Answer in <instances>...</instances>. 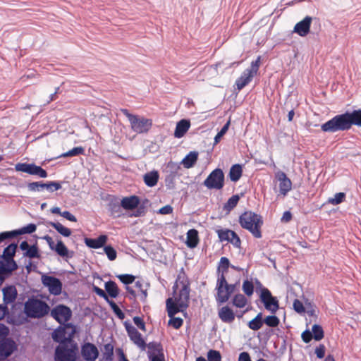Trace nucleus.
Returning a JSON list of instances; mask_svg holds the SVG:
<instances>
[{
	"instance_id": "f3484780",
	"label": "nucleus",
	"mask_w": 361,
	"mask_h": 361,
	"mask_svg": "<svg viewBox=\"0 0 361 361\" xmlns=\"http://www.w3.org/2000/svg\"><path fill=\"white\" fill-rule=\"evenodd\" d=\"M312 18L310 16H306L301 21L297 23L293 28V32L300 37L307 36L310 31Z\"/></svg>"
},
{
	"instance_id": "0eeeda50",
	"label": "nucleus",
	"mask_w": 361,
	"mask_h": 361,
	"mask_svg": "<svg viewBox=\"0 0 361 361\" xmlns=\"http://www.w3.org/2000/svg\"><path fill=\"white\" fill-rule=\"evenodd\" d=\"M235 288V284H228L227 283L226 276L217 277L216 286V302L219 304L227 302L231 295L234 292Z\"/></svg>"
},
{
	"instance_id": "9d476101",
	"label": "nucleus",
	"mask_w": 361,
	"mask_h": 361,
	"mask_svg": "<svg viewBox=\"0 0 361 361\" xmlns=\"http://www.w3.org/2000/svg\"><path fill=\"white\" fill-rule=\"evenodd\" d=\"M260 300L263 302L265 309L271 313H276L279 308L278 300L272 296L271 292L267 288L262 289Z\"/></svg>"
},
{
	"instance_id": "7ed1b4c3",
	"label": "nucleus",
	"mask_w": 361,
	"mask_h": 361,
	"mask_svg": "<svg viewBox=\"0 0 361 361\" xmlns=\"http://www.w3.org/2000/svg\"><path fill=\"white\" fill-rule=\"evenodd\" d=\"M78 354V344L65 338L55 349L54 361H77Z\"/></svg>"
},
{
	"instance_id": "f8f14e48",
	"label": "nucleus",
	"mask_w": 361,
	"mask_h": 361,
	"mask_svg": "<svg viewBox=\"0 0 361 361\" xmlns=\"http://www.w3.org/2000/svg\"><path fill=\"white\" fill-rule=\"evenodd\" d=\"M42 281L44 286L47 287L51 294L54 295H59L61 294L62 290V283L61 281L51 276H43L42 277Z\"/></svg>"
},
{
	"instance_id": "e2e57ef3",
	"label": "nucleus",
	"mask_w": 361,
	"mask_h": 361,
	"mask_svg": "<svg viewBox=\"0 0 361 361\" xmlns=\"http://www.w3.org/2000/svg\"><path fill=\"white\" fill-rule=\"evenodd\" d=\"M325 346L324 345H319L315 349V353L318 358H323L325 355Z\"/></svg>"
},
{
	"instance_id": "09e8293b",
	"label": "nucleus",
	"mask_w": 361,
	"mask_h": 361,
	"mask_svg": "<svg viewBox=\"0 0 361 361\" xmlns=\"http://www.w3.org/2000/svg\"><path fill=\"white\" fill-rule=\"evenodd\" d=\"M208 361H221V355L219 351L209 350L207 354Z\"/></svg>"
},
{
	"instance_id": "c756f323",
	"label": "nucleus",
	"mask_w": 361,
	"mask_h": 361,
	"mask_svg": "<svg viewBox=\"0 0 361 361\" xmlns=\"http://www.w3.org/2000/svg\"><path fill=\"white\" fill-rule=\"evenodd\" d=\"M198 153L196 152H190L182 160L181 164L185 169L192 167L197 161Z\"/></svg>"
},
{
	"instance_id": "c03bdc74",
	"label": "nucleus",
	"mask_w": 361,
	"mask_h": 361,
	"mask_svg": "<svg viewBox=\"0 0 361 361\" xmlns=\"http://www.w3.org/2000/svg\"><path fill=\"white\" fill-rule=\"evenodd\" d=\"M242 289L247 296L250 297L254 293V285L252 281L245 280L243 281Z\"/></svg>"
},
{
	"instance_id": "4be33fe9",
	"label": "nucleus",
	"mask_w": 361,
	"mask_h": 361,
	"mask_svg": "<svg viewBox=\"0 0 361 361\" xmlns=\"http://www.w3.org/2000/svg\"><path fill=\"white\" fill-rule=\"evenodd\" d=\"M140 198L136 195L123 197L121 201V207L126 210H133L140 204Z\"/></svg>"
},
{
	"instance_id": "7c9ffc66",
	"label": "nucleus",
	"mask_w": 361,
	"mask_h": 361,
	"mask_svg": "<svg viewBox=\"0 0 361 361\" xmlns=\"http://www.w3.org/2000/svg\"><path fill=\"white\" fill-rule=\"evenodd\" d=\"M104 288L108 295L113 298H116L119 294V289L117 284L113 281H109L105 283Z\"/></svg>"
},
{
	"instance_id": "aec40b11",
	"label": "nucleus",
	"mask_w": 361,
	"mask_h": 361,
	"mask_svg": "<svg viewBox=\"0 0 361 361\" xmlns=\"http://www.w3.org/2000/svg\"><path fill=\"white\" fill-rule=\"evenodd\" d=\"M3 300L5 305L15 302L18 296L17 289L14 286H6L2 289Z\"/></svg>"
},
{
	"instance_id": "79ce46f5",
	"label": "nucleus",
	"mask_w": 361,
	"mask_h": 361,
	"mask_svg": "<svg viewBox=\"0 0 361 361\" xmlns=\"http://www.w3.org/2000/svg\"><path fill=\"white\" fill-rule=\"evenodd\" d=\"M312 334L313 338L316 341H320L324 338V331H323L322 327L320 325L314 324L312 326Z\"/></svg>"
},
{
	"instance_id": "13d9d810",
	"label": "nucleus",
	"mask_w": 361,
	"mask_h": 361,
	"mask_svg": "<svg viewBox=\"0 0 361 361\" xmlns=\"http://www.w3.org/2000/svg\"><path fill=\"white\" fill-rule=\"evenodd\" d=\"M133 322L142 331H145L146 327H145V323L142 318L140 317H133Z\"/></svg>"
},
{
	"instance_id": "4d7b16f0",
	"label": "nucleus",
	"mask_w": 361,
	"mask_h": 361,
	"mask_svg": "<svg viewBox=\"0 0 361 361\" xmlns=\"http://www.w3.org/2000/svg\"><path fill=\"white\" fill-rule=\"evenodd\" d=\"M260 56H258V58L255 61H252L251 63L250 68H247L248 71H250L251 73H252L254 75H255L259 70V64H260Z\"/></svg>"
},
{
	"instance_id": "423d86ee",
	"label": "nucleus",
	"mask_w": 361,
	"mask_h": 361,
	"mask_svg": "<svg viewBox=\"0 0 361 361\" xmlns=\"http://www.w3.org/2000/svg\"><path fill=\"white\" fill-rule=\"evenodd\" d=\"M121 111L128 118L133 131L137 133H147L152 126V119L133 115L126 109H121Z\"/></svg>"
},
{
	"instance_id": "4468645a",
	"label": "nucleus",
	"mask_w": 361,
	"mask_h": 361,
	"mask_svg": "<svg viewBox=\"0 0 361 361\" xmlns=\"http://www.w3.org/2000/svg\"><path fill=\"white\" fill-rule=\"evenodd\" d=\"M219 239L221 242L227 241L232 243L235 247H240L241 241L235 232L230 229L216 230Z\"/></svg>"
},
{
	"instance_id": "5fc2aeb1",
	"label": "nucleus",
	"mask_w": 361,
	"mask_h": 361,
	"mask_svg": "<svg viewBox=\"0 0 361 361\" xmlns=\"http://www.w3.org/2000/svg\"><path fill=\"white\" fill-rule=\"evenodd\" d=\"M45 185L42 182H32L27 185V188L30 191H39L41 189L45 188Z\"/></svg>"
},
{
	"instance_id": "6e6552de",
	"label": "nucleus",
	"mask_w": 361,
	"mask_h": 361,
	"mask_svg": "<svg viewBox=\"0 0 361 361\" xmlns=\"http://www.w3.org/2000/svg\"><path fill=\"white\" fill-rule=\"evenodd\" d=\"M204 185L208 189L221 190L224 185V174L221 169L212 171L204 180Z\"/></svg>"
},
{
	"instance_id": "c9c22d12",
	"label": "nucleus",
	"mask_w": 361,
	"mask_h": 361,
	"mask_svg": "<svg viewBox=\"0 0 361 361\" xmlns=\"http://www.w3.org/2000/svg\"><path fill=\"white\" fill-rule=\"evenodd\" d=\"M262 314L259 313L253 319L248 322V327L253 330L257 331L263 326Z\"/></svg>"
},
{
	"instance_id": "052dcab7",
	"label": "nucleus",
	"mask_w": 361,
	"mask_h": 361,
	"mask_svg": "<svg viewBox=\"0 0 361 361\" xmlns=\"http://www.w3.org/2000/svg\"><path fill=\"white\" fill-rule=\"evenodd\" d=\"M9 333V329L4 324H0V340L3 341L6 339V337Z\"/></svg>"
},
{
	"instance_id": "393cba45",
	"label": "nucleus",
	"mask_w": 361,
	"mask_h": 361,
	"mask_svg": "<svg viewBox=\"0 0 361 361\" xmlns=\"http://www.w3.org/2000/svg\"><path fill=\"white\" fill-rule=\"evenodd\" d=\"M166 305L168 316L169 317H172L179 312H183L185 310L183 307H180L179 304L176 302L175 299L173 300L171 298H169L166 300Z\"/></svg>"
},
{
	"instance_id": "c85d7f7f",
	"label": "nucleus",
	"mask_w": 361,
	"mask_h": 361,
	"mask_svg": "<svg viewBox=\"0 0 361 361\" xmlns=\"http://www.w3.org/2000/svg\"><path fill=\"white\" fill-rule=\"evenodd\" d=\"M229 267V259L226 257H221L217 267V277L226 276Z\"/></svg>"
},
{
	"instance_id": "a19ab883",
	"label": "nucleus",
	"mask_w": 361,
	"mask_h": 361,
	"mask_svg": "<svg viewBox=\"0 0 361 361\" xmlns=\"http://www.w3.org/2000/svg\"><path fill=\"white\" fill-rule=\"evenodd\" d=\"M37 229V226L34 224H30L26 226L21 228L19 230L14 231L16 236L18 235L25 234V233H34Z\"/></svg>"
},
{
	"instance_id": "412c9836",
	"label": "nucleus",
	"mask_w": 361,
	"mask_h": 361,
	"mask_svg": "<svg viewBox=\"0 0 361 361\" xmlns=\"http://www.w3.org/2000/svg\"><path fill=\"white\" fill-rule=\"evenodd\" d=\"M218 315L224 323L231 324L235 320V314L233 310L227 305L219 310Z\"/></svg>"
},
{
	"instance_id": "8fccbe9b",
	"label": "nucleus",
	"mask_w": 361,
	"mask_h": 361,
	"mask_svg": "<svg viewBox=\"0 0 361 361\" xmlns=\"http://www.w3.org/2000/svg\"><path fill=\"white\" fill-rule=\"evenodd\" d=\"M104 250L110 261H114L116 259L117 252L112 246L106 245L104 247Z\"/></svg>"
},
{
	"instance_id": "f704fd0d",
	"label": "nucleus",
	"mask_w": 361,
	"mask_h": 361,
	"mask_svg": "<svg viewBox=\"0 0 361 361\" xmlns=\"http://www.w3.org/2000/svg\"><path fill=\"white\" fill-rule=\"evenodd\" d=\"M121 202L118 201L116 198L111 200L108 204V209L111 212V215L119 216L121 212Z\"/></svg>"
},
{
	"instance_id": "3c124183",
	"label": "nucleus",
	"mask_w": 361,
	"mask_h": 361,
	"mask_svg": "<svg viewBox=\"0 0 361 361\" xmlns=\"http://www.w3.org/2000/svg\"><path fill=\"white\" fill-rule=\"evenodd\" d=\"M169 325L172 326L174 329H178L183 324V320L180 317H170Z\"/></svg>"
},
{
	"instance_id": "72a5a7b5",
	"label": "nucleus",
	"mask_w": 361,
	"mask_h": 361,
	"mask_svg": "<svg viewBox=\"0 0 361 361\" xmlns=\"http://www.w3.org/2000/svg\"><path fill=\"white\" fill-rule=\"evenodd\" d=\"M240 197L238 195H233L224 204L223 209L226 211L227 214L229 213L232 209H233L237 206Z\"/></svg>"
},
{
	"instance_id": "4c0bfd02",
	"label": "nucleus",
	"mask_w": 361,
	"mask_h": 361,
	"mask_svg": "<svg viewBox=\"0 0 361 361\" xmlns=\"http://www.w3.org/2000/svg\"><path fill=\"white\" fill-rule=\"evenodd\" d=\"M232 302L235 307L243 308L247 305V300L244 295L239 293L233 297Z\"/></svg>"
},
{
	"instance_id": "49530a36",
	"label": "nucleus",
	"mask_w": 361,
	"mask_h": 361,
	"mask_svg": "<svg viewBox=\"0 0 361 361\" xmlns=\"http://www.w3.org/2000/svg\"><path fill=\"white\" fill-rule=\"evenodd\" d=\"M24 255L29 258H39V254L37 246L36 245L30 246L25 252Z\"/></svg>"
},
{
	"instance_id": "ea45409f",
	"label": "nucleus",
	"mask_w": 361,
	"mask_h": 361,
	"mask_svg": "<svg viewBox=\"0 0 361 361\" xmlns=\"http://www.w3.org/2000/svg\"><path fill=\"white\" fill-rule=\"evenodd\" d=\"M61 257H68V250L61 240H59L54 249Z\"/></svg>"
},
{
	"instance_id": "de8ad7c7",
	"label": "nucleus",
	"mask_w": 361,
	"mask_h": 361,
	"mask_svg": "<svg viewBox=\"0 0 361 361\" xmlns=\"http://www.w3.org/2000/svg\"><path fill=\"white\" fill-rule=\"evenodd\" d=\"M108 303L118 318L120 319H123L125 318V314L113 300H109Z\"/></svg>"
},
{
	"instance_id": "473e14b6",
	"label": "nucleus",
	"mask_w": 361,
	"mask_h": 361,
	"mask_svg": "<svg viewBox=\"0 0 361 361\" xmlns=\"http://www.w3.org/2000/svg\"><path fill=\"white\" fill-rule=\"evenodd\" d=\"M48 224L56 229L61 235L64 237H69L72 233L70 228L65 227L59 222L50 221L48 223Z\"/></svg>"
},
{
	"instance_id": "a878e982",
	"label": "nucleus",
	"mask_w": 361,
	"mask_h": 361,
	"mask_svg": "<svg viewBox=\"0 0 361 361\" xmlns=\"http://www.w3.org/2000/svg\"><path fill=\"white\" fill-rule=\"evenodd\" d=\"M190 127V122L189 120L182 119L177 123L174 132V136L177 138H180L185 135Z\"/></svg>"
},
{
	"instance_id": "603ef678",
	"label": "nucleus",
	"mask_w": 361,
	"mask_h": 361,
	"mask_svg": "<svg viewBox=\"0 0 361 361\" xmlns=\"http://www.w3.org/2000/svg\"><path fill=\"white\" fill-rule=\"evenodd\" d=\"M118 278L120 279V281L126 284L129 285L134 282L135 277L133 275L131 274H122L119 275Z\"/></svg>"
},
{
	"instance_id": "2eb2a0df",
	"label": "nucleus",
	"mask_w": 361,
	"mask_h": 361,
	"mask_svg": "<svg viewBox=\"0 0 361 361\" xmlns=\"http://www.w3.org/2000/svg\"><path fill=\"white\" fill-rule=\"evenodd\" d=\"M16 248L17 245L12 243L6 247L3 252V257L7 262L9 271H13L18 268L16 262L13 260V257L15 255Z\"/></svg>"
},
{
	"instance_id": "ddd939ff",
	"label": "nucleus",
	"mask_w": 361,
	"mask_h": 361,
	"mask_svg": "<svg viewBox=\"0 0 361 361\" xmlns=\"http://www.w3.org/2000/svg\"><path fill=\"white\" fill-rule=\"evenodd\" d=\"M124 326L130 339L133 342V343L142 350H145L146 348V343L142 338V334L136 328L127 322L124 323Z\"/></svg>"
},
{
	"instance_id": "e433bc0d",
	"label": "nucleus",
	"mask_w": 361,
	"mask_h": 361,
	"mask_svg": "<svg viewBox=\"0 0 361 361\" xmlns=\"http://www.w3.org/2000/svg\"><path fill=\"white\" fill-rule=\"evenodd\" d=\"M103 358L107 361H111L114 355V345L111 343L105 344L102 349Z\"/></svg>"
},
{
	"instance_id": "58836bf2",
	"label": "nucleus",
	"mask_w": 361,
	"mask_h": 361,
	"mask_svg": "<svg viewBox=\"0 0 361 361\" xmlns=\"http://www.w3.org/2000/svg\"><path fill=\"white\" fill-rule=\"evenodd\" d=\"M85 154V149L84 147L80 146L73 148L72 149L63 153L61 155H60V157H75L80 154Z\"/></svg>"
},
{
	"instance_id": "5701e85b",
	"label": "nucleus",
	"mask_w": 361,
	"mask_h": 361,
	"mask_svg": "<svg viewBox=\"0 0 361 361\" xmlns=\"http://www.w3.org/2000/svg\"><path fill=\"white\" fill-rule=\"evenodd\" d=\"M106 235H101L97 238H85V243L90 248L97 249L103 247L107 241Z\"/></svg>"
},
{
	"instance_id": "bb28decb",
	"label": "nucleus",
	"mask_w": 361,
	"mask_h": 361,
	"mask_svg": "<svg viewBox=\"0 0 361 361\" xmlns=\"http://www.w3.org/2000/svg\"><path fill=\"white\" fill-rule=\"evenodd\" d=\"M200 243L198 231L196 229H190L187 232L186 245L190 248H195Z\"/></svg>"
},
{
	"instance_id": "20e7f679",
	"label": "nucleus",
	"mask_w": 361,
	"mask_h": 361,
	"mask_svg": "<svg viewBox=\"0 0 361 361\" xmlns=\"http://www.w3.org/2000/svg\"><path fill=\"white\" fill-rule=\"evenodd\" d=\"M239 223L243 228L249 231L254 237H262L261 228L263 220L260 215L251 211L245 212L240 216Z\"/></svg>"
},
{
	"instance_id": "680f3d73",
	"label": "nucleus",
	"mask_w": 361,
	"mask_h": 361,
	"mask_svg": "<svg viewBox=\"0 0 361 361\" xmlns=\"http://www.w3.org/2000/svg\"><path fill=\"white\" fill-rule=\"evenodd\" d=\"M301 337L302 341L306 343H310L313 338L312 334L309 330H305L303 331L302 333Z\"/></svg>"
},
{
	"instance_id": "a211bd4d",
	"label": "nucleus",
	"mask_w": 361,
	"mask_h": 361,
	"mask_svg": "<svg viewBox=\"0 0 361 361\" xmlns=\"http://www.w3.org/2000/svg\"><path fill=\"white\" fill-rule=\"evenodd\" d=\"M276 178L279 182V188L280 194L286 196L292 188L291 180L287 177L286 174L282 171L276 174Z\"/></svg>"
},
{
	"instance_id": "dca6fc26",
	"label": "nucleus",
	"mask_w": 361,
	"mask_h": 361,
	"mask_svg": "<svg viewBox=\"0 0 361 361\" xmlns=\"http://www.w3.org/2000/svg\"><path fill=\"white\" fill-rule=\"evenodd\" d=\"M81 354L85 360L94 361L98 357L99 351L94 344L85 343L82 345Z\"/></svg>"
},
{
	"instance_id": "6ab92c4d",
	"label": "nucleus",
	"mask_w": 361,
	"mask_h": 361,
	"mask_svg": "<svg viewBox=\"0 0 361 361\" xmlns=\"http://www.w3.org/2000/svg\"><path fill=\"white\" fill-rule=\"evenodd\" d=\"M16 343L9 338L0 341V360L10 356L16 349Z\"/></svg>"
},
{
	"instance_id": "2f4dec72",
	"label": "nucleus",
	"mask_w": 361,
	"mask_h": 361,
	"mask_svg": "<svg viewBox=\"0 0 361 361\" xmlns=\"http://www.w3.org/2000/svg\"><path fill=\"white\" fill-rule=\"evenodd\" d=\"M242 173V166L240 164H234L230 169L229 178L231 181L236 182L240 178Z\"/></svg>"
},
{
	"instance_id": "37998d69",
	"label": "nucleus",
	"mask_w": 361,
	"mask_h": 361,
	"mask_svg": "<svg viewBox=\"0 0 361 361\" xmlns=\"http://www.w3.org/2000/svg\"><path fill=\"white\" fill-rule=\"evenodd\" d=\"M345 199V194L344 192H338L335 194L334 197L328 200V203L332 205H337L344 202Z\"/></svg>"
},
{
	"instance_id": "864d4df0",
	"label": "nucleus",
	"mask_w": 361,
	"mask_h": 361,
	"mask_svg": "<svg viewBox=\"0 0 361 361\" xmlns=\"http://www.w3.org/2000/svg\"><path fill=\"white\" fill-rule=\"evenodd\" d=\"M230 126V121H228L221 129V130L216 134L214 137L215 143H218L221 138L226 133Z\"/></svg>"
},
{
	"instance_id": "774afa93",
	"label": "nucleus",
	"mask_w": 361,
	"mask_h": 361,
	"mask_svg": "<svg viewBox=\"0 0 361 361\" xmlns=\"http://www.w3.org/2000/svg\"><path fill=\"white\" fill-rule=\"evenodd\" d=\"M61 216L64 217L67 220L72 221V222H76L77 219L76 217L71 214L68 211H64L61 213Z\"/></svg>"
},
{
	"instance_id": "bf43d9fd",
	"label": "nucleus",
	"mask_w": 361,
	"mask_h": 361,
	"mask_svg": "<svg viewBox=\"0 0 361 361\" xmlns=\"http://www.w3.org/2000/svg\"><path fill=\"white\" fill-rule=\"evenodd\" d=\"M44 185H45V188L49 190L50 191L58 190L61 188V185L59 183L54 181L49 182L48 183H44Z\"/></svg>"
},
{
	"instance_id": "a18cd8bd",
	"label": "nucleus",
	"mask_w": 361,
	"mask_h": 361,
	"mask_svg": "<svg viewBox=\"0 0 361 361\" xmlns=\"http://www.w3.org/2000/svg\"><path fill=\"white\" fill-rule=\"evenodd\" d=\"M269 327H276L279 323V319L275 315L267 316L263 321Z\"/></svg>"
},
{
	"instance_id": "cd10ccee",
	"label": "nucleus",
	"mask_w": 361,
	"mask_h": 361,
	"mask_svg": "<svg viewBox=\"0 0 361 361\" xmlns=\"http://www.w3.org/2000/svg\"><path fill=\"white\" fill-rule=\"evenodd\" d=\"M159 175L158 171H152L147 173L143 176V180L146 185L148 187L155 186L159 180Z\"/></svg>"
},
{
	"instance_id": "f257e3e1",
	"label": "nucleus",
	"mask_w": 361,
	"mask_h": 361,
	"mask_svg": "<svg viewBox=\"0 0 361 361\" xmlns=\"http://www.w3.org/2000/svg\"><path fill=\"white\" fill-rule=\"evenodd\" d=\"M353 125L361 127V109L335 116L323 123L321 130L328 133L345 131L350 130Z\"/></svg>"
},
{
	"instance_id": "f03ea898",
	"label": "nucleus",
	"mask_w": 361,
	"mask_h": 361,
	"mask_svg": "<svg viewBox=\"0 0 361 361\" xmlns=\"http://www.w3.org/2000/svg\"><path fill=\"white\" fill-rule=\"evenodd\" d=\"M190 291V281L183 269H181L173 286L175 300L180 307L187 309L188 307Z\"/></svg>"
},
{
	"instance_id": "39448f33",
	"label": "nucleus",
	"mask_w": 361,
	"mask_h": 361,
	"mask_svg": "<svg viewBox=\"0 0 361 361\" xmlns=\"http://www.w3.org/2000/svg\"><path fill=\"white\" fill-rule=\"evenodd\" d=\"M49 306L37 298H29L25 303L24 312L28 317L42 318L49 312Z\"/></svg>"
},
{
	"instance_id": "6e6d98bb",
	"label": "nucleus",
	"mask_w": 361,
	"mask_h": 361,
	"mask_svg": "<svg viewBox=\"0 0 361 361\" xmlns=\"http://www.w3.org/2000/svg\"><path fill=\"white\" fill-rule=\"evenodd\" d=\"M293 306L294 310L298 313L302 314L305 312V308L302 302L300 300H299L298 299H295L293 301Z\"/></svg>"
},
{
	"instance_id": "0e129e2a",
	"label": "nucleus",
	"mask_w": 361,
	"mask_h": 361,
	"mask_svg": "<svg viewBox=\"0 0 361 361\" xmlns=\"http://www.w3.org/2000/svg\"><path fill=\"white\" fill-rule=\"evenodd\" d=\"M94 291L100 297L103 298L104 299H105L107 302L110 300L109 299V297H108V295L104 292V290H103L102 288L97 287V286H94Z\"/></svg>"
},
{
	"instance_id": "338daca9",
	"label": "nucleus",
	"mask_w": 361,
	"mask_h": 361,
	"mask_svg": "<svg viewBox=\"0 0 361 361\" xmlns=\"http://www.w3.org/2000/svg\"><path fill=\"white\" fill-rule=\"evenodd\" d=\"M173 207L171 205H165L159 209V213L161 214H170L173 212Z\"/></svg>"
},
{
	"instance_id": "9b49d317",
	"label": "nucleus",
	"mask_w": 361,
	"mask_h": 361,
	"mask_svg": "<svg viewBox=\"0 0 361 361\" xmlns=\"http://www.w3.org/2000/svg\"><path fill=\"white\" fill-rule=\"evenodd\" d=\"M51 316L59 323L65 324L71 319L72 311L64 305H58L51 310Z\"/></svg>"
},
{
	"instance_id": "69168bd1",
	"label": "nucleus",
	"mask_w": 361,
	"mask_h": 361,
	"mask_svg": "<svg viewBox=\"0 0 361 361\" xmlns=\"http://www.w3.org/2000/svg\"><path fill=\"white\" fill-rule=\"evenodd\" d=\"M16 237L14 231L9 232H3L0 233V243L3 242L4 240Z\"/></svg>"
},
{
	"instance_id": "b1692460",
	"label": "nucleus",
	"mask_w": 361,
	"mask_h": 361,
	"mask_svg": "<svg viewBox=\"0 0 361 361\" xmlns=\"http://www.w3.org/2000/svg\"><path fill=\"white\" fill-rule=\"evenodd\" d=\"M255 75L251 73L248 70L245 69L240 78L235 81V85L238 90H241L247 85H248L252 80Z\"/></svg>"
},
{
	"instance_id": "1a4fd4ad",
	"label": "nucleus",
	"mask_w": 361,
	"mask_h": 361,
	"mask_svg": "<svg viewBox=\"0 0 361 361\" xmlns=\"http://www.w3.org/2000/svg\"><path fill=\"white\" fill-rule=\"evenodd\" d=\"M15 169L17 171L27 173L40 178L47 177V172L41 166L35 164L18 163L15 166Z\"/></svg>"
}]
</instances>
